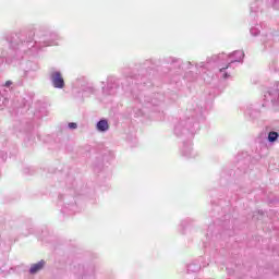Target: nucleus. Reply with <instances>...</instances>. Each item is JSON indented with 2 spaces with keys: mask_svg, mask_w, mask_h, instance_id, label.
<instances>
[{
  "mask_svg": "<svg viewBox=\"0 0 279 279\" xmlns=\"http://www.w3.org/2000/svg\"><path fill=\"white\" fill-rule=\"evenodd\" d=\"M51 80L54 88H64V78L60 72H53L51 74Z\"/></svg>",
  "mask_w": 279,
  "mask_h": 279,
  "instance_id": "1",
  "label": "nucleus"
},
{
  "mask_svg": "<svg viewBox=\"0 0 279 279\" xmlns=\"http://www.w3.org/2000/svg\"><path fill=\"white\" fill-rule=\"evenodd\" d=\"M43 267H45V260H40L37 264H34L31 269L29 272L31 274H38V271H40V269H43Z\"/></svg>",
  "mask_w": 279,
  "mask_h": 279,
  "instance_id": "2",
  "label": "nucleus"
},
{
  "mask_svg": "<svg viewBox=\"0 0 279 279\" xmlns=\"http://www.w3.org/2000/svg\"><path fill=\"white\" fill-rule=\"evenodd\" d=\"M110 129V125L108 124L107 120H100L97 123V130H99V132H107V130Z\"/></svg>",
  "mask_w": 279,
  "mask_h": 279,
  "instance_id": "3",
  "label": "nucleus"
},
{
  "mask_svg": "<svg viewBox=\"0 0 279 279\" xmlns=\"http://www.w3.org/2000/svg\"><path fill=\"white\" fill-rule=\"evenodd\" d=\"M268 141L270 142V143H276V141H278V132H270L269 134H268Z\"/></svg>",
  "mask_w": 279,
  "mask_h": 279,
  "instance_id": "4",
  "label": "nucleus"
},
{
  "mask_svg": "<svg viewBox=\"0 0 279 279\" xmlns=\"http://www.w3.org/2000/svg\"><path fill=\"white\" fill-rule=\"evenodd\" d=\"M69 128H70V130H77V123L71 122V123H69Z\"/></svg>",
  "mask_w": 279,
  "mask_h": 279,
  "instance_id": "5",
  "label": "nucleus"
},
{
  "mask_svg": "<svg viewBox=\"0 0 279 279\" xmlns=\"http://www.w3.org/2000/svg\"><path fill=\"white\" fill-rule=\"evenodd\" d=\"M4 86H12L11 81H7L5 84H4Z\"/></svg>",
  "mask_w": 279,
  "mask_h": 279,
  "instance_id": "6",
  "label": "nucleus"
},
{
  "mask_svg": "<svg viewBox=\"0 0 279 279\" xmlns=\"http://www.w3.org/2000/svg\"><path fill=\"white\" fill-rule=\"evenodd\" d=\"M226 69H228V65H227L226 68H221V69H220V72L226 71Z\"/></svg>",
  "mask_w": 279,
  "mask_h": 279,
  "instance_id": "7",
  "label": "nucleus"
},
{
  "mask_svg": "<svg viewBox=\"0 0 279 279\" xmlns=\"http://www.w3.org/2000/svg\"><path fill=\"white\" fill-rule=\"evenodd\" d=\"M223 77H225V80H226V78L228 77V73H225Z\"/></svg>",
  "mask_w": 279,
  "mask_h": 279,
  "instance_id": "8",
  "label": "nucleus"
}]
</instances>
